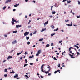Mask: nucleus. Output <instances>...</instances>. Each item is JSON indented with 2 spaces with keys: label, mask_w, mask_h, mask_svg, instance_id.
I'll return each instance as SVG.
<instances>
[{
  "label": "nucleus",
  "mask_w": 80,
  "mask_h": 80,
  "mask_svg": "<svg viewBox=\"0 0 80 80\" xmlns=\"http://www.w3.org/2000/svg\"><path fill=\"white\" fill-rule=\"evenodd\" d=\"M45 64H43L41 67V72H44V71H43V67H44V66H45Z\"/></svg>",
  "instance_id": "f257e3e1"
},
{
  "label": "nucleus",
  "mask_w": 80,
  "mask_h": 80,
  "mask_svg": "<svg viewBox=\"0 0 80 80\" xmlns=\"http://www.w3.org/2000/svg\"><path fill=\"white\" fill-rule=\"evenodd\" d=\"M12 21H13V22H16V23H19V21H17L16 20H15V19L13 18H12Z\"/></svg>",
  "instance_id": "f03ea898"
},
{
  "label": "nucleus",
  "mask_w": 80,
  "mask_h": 80,
  "mask_svg": "<svg viewBox=\"0 0 80 80\" xmlns=\"http://www.w3.org/2000/svg\"><path fill=\"white\" fill-rule=\"evenodd\" d=\"M29 34V32H26L25 33H24V36H27V35H28Z\"/></svg>",
  "instance_id": "7ed1b4c3"
},
{
  "label": "nucleus",
  "mask_w": 80,
  "mask_h": 80,
  "mask_svg": "<svg viewBox=\"0 0 80 80\" xmlns=\"http://www.w3.org/2000/svg\"><path fill=\"white\" fill-rule=\"evenodd\" d=\"M22 27V25H17L16 26V28H19V27Z\"/></svg>",
  "instance_id": "20e7f679"
},
{
  "label": "nucleus",
  "mask_w": 80,
  "mask_h": 80,
  "mask_svg": "<svg viewBox=\"0 0 80 80\" xmlns=\"http://www.w3.org/2000/svg\"><path fill=\"white\" fill-rule=\"evenodd\" d=\"M69 55L71 56V58H75V57H73V55H72L70 54H69Z\"/></svg>",
  "instance_id": "39448f33"
},
{
  "label": "nucleus",
  "mask_w": 80,
  "mask_h": 80,
  "mask_svg": "<svg viewBox=\"0 0 80 80\" xmlns=\"http://www.w3.org/2000/svg\"><path fill=\"white\" fill-rule=\"evenodd\" d=\"M17 43V42L15 40L13 41L12 43V44H15V43Z\"/></svg>",
  "instance_id": "423d86ee"
},
{
  "label": "nucleus",
  "mask_w": 80,
  "mask_h": 80,
  "mask_svg": "<svg viewBox=\"0 0 80 80\" xmlns=\"http://www.w3.org/2000/svg\"><path fill=\"white\" fill-rule=\"evenodd\" d=\"M11 2V0H7L5 2V3H8V2Z\"/></svg>",
  "instance_id": "0eeeda50"
},
{
  "label": "nucleus",
  "mask_w": 80,
  "mask_h": 80,
  "mask_svg": "<svg viewBox=\"0 0 80 80\" xmlns=\"http://www.w3.org/2000/svg\"><path fill=\"white\" fill-rule=\"evenodd\" d=\"M19 5V4H16V5H14V7H18V6Z\"/></svg>",
  "instance_id": "6e6552de"
},
{
  "label": "nucleus",
  "mask_w": 80,
  "mask_h": 80,
  "mask_svg": "<svg viewBox=\"0 0 80 80\" xmlns=\"http://www.w3.org/2000/svg\"><path fill=\"white\" fill-rule=\"evenodd\" d=\"M42 52L41 50H39L38 51V53L39 54H40V52Z\"/></svg>",
  "instance_id": "1a4fd4ad"
},
{
  "label": "nucleus",
  "mask_w": 80,
  "mask_h": 80,
  "mask_svg": "<svg viewBox=\"0 0 80 80\" xmlns=\"http://www.w3.org/2000/svg\"><path fill=\"white\" fill-rule=\"evenodd\" d=\"M73 24V23L72 22H71V24H67L68 26H72V25Z\"/></svg>",
  "instance_id": "9d476101"
},
{
  "label": "nucleus",
  "mask_w": 80,
  "mask_h": 80,
  "mask_svg": "<svg viewBox=\"0 0 80 80\" xmlns=\"http://www.w3.org/2000/svg\"><path fill=\"white\" fill-rule=\"evenodd\" d=\"M74 47H76V48H78H78H79V47H78V46L76 45H74Z\"/></svg>",
  "instance_id": "9b49d317"
},
{
  "label": "nucleus",
  "mask_w": 80,
  "mask_h": 80,
  "mask_svg": "<svg viewBox=\"0 0 80 80\" xmlns=\"http://www.w3.org/2000/svg\"><path fill=\"white\" fill-rule=\"evenodd\" d=\"M48 21H47L46 22H45L44 24L45 26V24H48Z\"/></svg>",
  "instance_id": "f8f14e48"
},
{
  "label": "nucleus",
  "mask_w": 80,
  "mask_h": 80,
  "mask_svg": "<svg viewBox=\"0 0 80 80\" xmlns=\"http://www.w3.org/2000/svg\"><path fill=\"white\" fill-rule=\"evenodd\" d=\"M43 39L42 38L40 39L39 40V42H42V41H43Z\"/></svg>",
  "instance_id": "ddd939ff"
},
{
  "label": "nucleus",
  "mask_w": 80,
  "mask_h": 80,
  "mask_svg": "<svg viewBox=\"0 0 80 80\" xmlns=\"http://www.w3.org/2000/svg\"><path fill=\"white\" fill-rule=\"evenodd\" d=\"M44 72V73H46V74H47V73H49L48 71L46 72L45 71H44V72Z\"/></svg>",
  "instance_id": "4468645a"
},
{
  "label": "nucleus",
  "mask_w": 80,
  "mask_h": 80,
  "mask_svg": "<svg viewBox=\"0 0 80 80\" xmlns=\"http://www.w3.org/2000/svg\"><path fill=\"white\" fill-rule=\"evenodd\" d=\"M72 48H73V47H71L69 48V52H70V51L71 50V49H72Z\"/></svg>",
  "instance_id": "2eb2a0df"
},
{
  "label": "nucleus",
  "mask_w": 80,
  "mask_h": 80,
  "mask_svg": "<svg viewBox=\"0 0 80 80\" xmlns=\"http://www.w3.org/2000/svg\"><path fill=\"white\" fill-rule=\"evenodd\" d=\"M12 32L13 33H17V31H13Z\"/></svg>",
  "instance_id": "dca6fc26"
},
{
  "label": "nucleus",
  "mask_w": 80,
  "mask_h": 80,
  "mask_svg": "<svg viewBox=\"0 0 80 80\" xmlns=\"http://www.w3.org/2000/svg\"><path fill=\"white\" fill-rule=\"evenodd\" d=\"M55 35V33L51 34V37H53V35Z\"/></svg>",
  "instance_id": "f3484780"
},
{
  "label": "nucleus",
  "mask_w": 80,
  "mask_h": 80,
  "mask_svg": "<svg viewBox=\"0 0 80 80\" xmlns=\"http://www.w3.org/2000/svg\"><path fill=\"white\" fill-rule=\"evenodd\" d=\"M12 58V56H9L8 57V58L9 59Z\"/></svg>",
  "instance_id": "a211bd4d"
},
{
  "label": "nucleus",
  "mask_w": 80,
  "mask_h": 80,
  "mask_svg": "<svg viewBox=\"0 0 80 80\" xmlns=\"http://www.w3.org/2000/svg\"><path fill=\"white\" fill-rule=\"evenodd\" d=\"M46 30V28H45L44 29H42L41 32H43V31H45V30Z\"/></svg>",
  "instance_id": "6ab92c4d"
},
{
  "label": "nucleus",
  "mask_w": 80,
  "mask_h": 80,
  "mask_svg": "<svg viewBox=\"0 0 80 80\" xmlns=\"http://www.w3.org/2000/svg\"><path fill=\"white\" fill-rule=\"evenodd\" d=\"M58 28H57L56 29H54V31H58Z\"/></svg>",
  "instance_id": "aec40b11"
},
{
  "label": "nucleus",
  "mask_w": 80,
  "mask_h": 80,
  "mask_svg": "<svg viewBox=\"0 0 80 80\" xmlns=\"http://www.w3.org/2000/svg\"><path fill=\"white\" fill-rule=\"evenodd\" d=\"M29 38H30L29 37H26V40H29Z\"/></svg>",
  "instance_id": "412c9836"
},
{
  "label": "nucleus",
  "mask_w": 80,
  "mask_h": 80,
  "mask_svg": "<svg viewBox=\"0 0 80 80\" xmlns=\"http://www.w3.org/2000/svg\"><path fill=\"white\" fill-rule=\"evenodd\" d=\"M10 72L11 73H15V71L12 70V72Z\"/></svg>",
  "instance_id": "4be33fe9"
},
{
  "label": "nucleus",
  "mask_w": 80,
  "mask_h": 80,
  "mask_svg": "<svg viewBox=\"0 0 80 80\" xmlns=\"http://www.w3.org/2000/svg\"><path fill=\"white\" fill-rule=\"evenodd\" d=\"M14 78H16L17 77H18V75H16L14 76Z\"/></svg>",
  "instance_id": "5701e85b"
},
{
  "label": "nucleus",
  "mask_w": 80,
  "mask_h": 80,
  "mask_svg": "<svg viewBox=\"0 0 80 80\" xmlns=\"http://www.w3.org/2000/svg\"><path fill=\"white\" fill-rule=\"evenodd\" d=\"M48 65V66L47 67V68H49L50 69V66L48 65Z\"/></svg>",
  "instance_id": "b1692460"
},
{
  "label": "nucleus",
  "mask_w": 80,
  "mask_h": 80,
  "mask_svg": "<svg viewBox=\"0 0 80 80\" xmlns=\"http://www.w3.org/2000/svg\"><path fill=\"white\" fill-rule=\"evenodd\" d=\"M11 23L12 24V25H14L15 24V23H14V22L12 21L11 22Z\"/></svg>",
  "instance_id": "393cba45"
},
{
  "label": "nucleus",
  "mask_w": 80,
  "mask_h": 80,
  "mask_svg": "<svg viewBox=\"0 0 80 80\" xmlns=\"http://www.w3.org/2000/svg\"><path fill=\"white\" fill-rule=\"evenodd\" d=\"M46 47H50V45L48 44L47 45H46Z\"/></svg>",
  "instance_id": "a878e982"
},
{
  "label": "nucleus",
  "mask_w": 80,
  "mask_h": 80,
  "mask_svg": "<svg viewBox=\"0 0 80 80\" xmlns=\"http://www.w3.org/2000/svg\"><path fill=\"white\" fill-rule=\"evenodd\" d=\"M53 59H54V60H57V59L55 57H54L53 58Z\"/></svg>",
  "instance_id": "bb28decb"
},
{
  "label": "nucleus",
  "mask_w": 80,
  "mask_h": 80,
  "mask_svg": "<svg viewBox=\"0 0 80 80\" xmlns=\"http://www.w3.org/2000/svg\"><path fill=\"white\" fill-rule=\"evenodd\" d=\"M51 10H52V8H53V6H52L51 7Z\"/></svg>",
  "instance_id": "cd10ccee"
},
{
  "label": "nucleus",
  "mask_w": 80,
  "mask_h": 80,
  "mask_svg": "<svg viewBox=\"0 0 80 80\" xmlns=\"http://www.w3.org/2000/svg\"><path fill=\"white\" fill-rule=\"evenodd\" d=\"M80 18V16H77V18Z\"/></svg>",
  "instance_id": "c85d7f7f"
},
{
  "label": "nucleus",
  "mask_w": 80,
  "mask_h": 80,
  "mask_svg": "<svg viewBox=\"0 0 80 80\" xmlns=\"http://www.w3.org/2000/svg\"><path fill=\"white\" fill-rule=\"evenodd\" d=\"M21 54V52H19L17 54V55H20Z\"/></svg>",
  "instance_id": "c756f323"
},
{
  "label": "nucleus",
  "mask_w": 80,
  "mask_h": 80,
  "mask_svg": "<svg viewBox=\"0 0 80 80\" xmlns=\"http://www.w3.org/2000/svg\"><path fill=\"white\" fill-rule=\"evenodd\" d=\"M27 65H28V64H25L24 65V67H26V66H27Z\"/></svg>",
  "instance_id": "7c9ffc66"
},
{
  "label": "nucleus",
  "mask_w": 80,
  "mask_h": 80,
  "mask_svg": "<svg viewBox=\"0 0 80 80\" xmlns=\"http://www.w3.org/2000/svg\"><path fill=\"white\" fill-rule=\"evenodd\" d=\"M25 77H27V78H28L30 77V76L28 77V76H27V75H25Z\"/></svg>",
  "instance_id": "2f4dec72"
},
{
  "label": "nucleus",
  "mask_w": 80,
  "mask_h": 80,
  "mask_svg": "<svg viewBox=\"0 0 80 80\" xmlns=\"http://www.w3.org/2000/svg\"><path fill=\"white\" fill-rule=\"evenodd\" d=\"M36 33H37V31H35L34 32L33 34H36Z\"/></svg>",
  "instance_id": "473e14b6"
},
{
  "label": "nucleus",
  "mask_w": 80,
  "mask_h": 80,
  "mask_svg": "<svg viewBox=\"0 0 80 80\" xmlns=\"http://www.w3.org/2000/svg\"><path fill=\"white\" fill-rule=\"evenodd\" d=\"M6 8V6H5L3 8V10H5Z\"/></svg>",
  "instance_id": "72a5a7b5"
},
{
  "label": "nucleus",
  "mask_w": 80,
  "mask_h": 80,
  "mask_svg": "<svg viewBox=\"0 0 80 80\" xmlns=\"http://www.w3.org/2000/svg\"><path fill=\"white\" fill-rule=\"evenodd\" d=\"M77 55H80V53H79V52H77Z\"/></svg>",
  "instance_id": "f704fd0d"
},
{
  "label": "nucleus",
  "mask_w": 80,
  "mask_h": 80,
  "mask_svg": "<svg viewBox=\"0 0 80 80\" xmlns=\"http://www.w3.org/2000/svg\"><path fill=\"white\" fill-rule=\"evenodd\" d=\"M57 72H59V73H60V70H58L57 71Z\"/></svg>",
  "instance_id": "c9c22d12"
},
{
  "label": "nucleus",
  "mask_w": 80,
  "mask_h": 80,
  "mask_svg": "<svg viewBox=\"0 0 80 80\" xmlns=\"http://www.w3.org/2000/svg\"><path fill=\"white\" fill-rule=\"evenodd\" d=\"M68 3H70V2H71V1H68Z\"/></svg>",
  "instance_id": "e433bc0d"
},
{
  "label": "nucleus",
  "mask_w": 80,
  "mask_h": 80,
  "mask_svg": "<svg viewBox=\"0 0 80 80\" xmlns=\"http://www.w3.org/2000/svg\"><path fill=\"white\" fill-rule=\"evenodd\" d=\"M4 72H7V69H5Z\"/></svg>",
  "instance_id": "4c0bfd02"
},
{
  "label": "nucleus",
  "mask_w": 80,
  "mask_h": 80,
  "mask_svg": "<svg viewBox=\"0 0 80 80\" xmlns=\"http://www.w3.org/2000/svg\"><path fill=\"white\" fill-rule=\"evenodd\" d=\"M56 12L55 11L52 12V14H55Z\"/></svg>",
  "instance_id": "58836bf2"
},
{
  "label": "nucleus",
  "mask_w": 80,
  "mask_h": 80,
  "mask_svg": "<svg viewBox=\"0 0 80 80\" xmlns=\"http://www.w3.org/2000/svg\"><path fill=\"white\" fill-rule=\"evenodd\" d=\"M30 65H33V63L31 62L30 63Z\"/></svg>",
  "instance_id": "ea45409f"
},
{
  "label": "nucleus",
  "mask_w": 80,
  "mask_h": 80,
  "mask_svg": "<svg viewBox=\"0 0 80 80\" xmlns=\"http://www.w3.org/2000/svg\"><path fill=\"white\" fill-rule=\"evenodd\" d=\"M58 67H60V64H58Z\"/></svg>",
  "instance_id": "a19ab883"
},
{
  "label": "nucleus",
  "mask_w": 80,
  "mask_h": 80,
  "mask_svg": "<svg viewBox=\"0 0 80 80\" xmlns=\"http://www.w3.org/2000/svg\"><path fill=\"white\" fill-rule=\"evenodd\" d=\"M78 5H80V2L79 1H78Z\"/></svg>",
  "instance_id": "79ce46f5"
},
{
  "label": "nucleus",
  "mask_w": 80,
  "mask_h": 80,
  "mask_svg": "<svg viewBox=\"0 0 80 80\" xmlns=\"http://www.w3.org/2000/svg\"><path fill=\"white\" fill-rule=\"evenodd\" d=\"M39 54L38 53V52L36 53V56H38V55H39Z\"/></svg>",
  "instance_id": "37998d69"
},
{
  "label": "nucleus",
  "mask_w": 80,
  "mask_h": 80,
  "mask_svg": "<svg viewBox=\"0 0 80 80\" xmlns=\"http://www.w3.org/2000/svg\"><path fill=\"white\" fill-rule=\"evenodd\" d=\"M27 54H28V53L27 52H25V55H27Z\"/></svg>",
  "instance_id": "c03bdc74"
},
{
  "label": "nucleus",
  "mask_w": 80,
  "mask_h": 80,
  "mask_svg": "<svg viewBox=\"0 0 80 80\" xmlns=\"http://www.w3.org/2000/svg\"><path fill=\"white\" fill-rule=\"evenodd\" d=\"M51 46H53V45H53V43H52L51 44Z\"/></svg>",
  "instance_id": "a18cd8bd"
},
{
  "label": "nucleus",
  "mask_w": 80,
  "mask_h": 80,
  "mask_svg": "<svg viewBox=\"0 0 80 80\" xmlns=\"http://www.w3.org/2000/svg\"><path fill=\"white\" fill-rule=\"evenodd\" d=\"M7 76H8L7 74H5L4 75V77H7Z\"/></svg>",
  "instance_id": "49530a36"
},
{
  "label": "nucleus",
  "mask_w": 80,
  "mask_h": 80,
  "mask_svg": "<svg viewBox=\"0 0 80 80\" xmlns=\"http://www.w3.org/2000/svg\"><path fill=\"white\" fill-rule=\"evenodd\" d=\"M29 58H32V56H29Z\"/></svg>",
  "instance_id": "de8ad7c7"
},
{
  "label": "nucleus",
  "mask_w": 80,
  "mask_h": 80,
  "mask_svg": "<svg viewBox=\"0 0 80 80\" xmlns=\"http://www.w3.org/2000/svg\"><path fill=\"white\" fill-rule=\"evenodd\" d=\"M30 42H28V45H30Z\"/></svg>",
  "instance_id": "09e8293b"
},
{
  "label": "nucleus",
  "mask_w": 80,
  "mask_h": 80,
  "mask_svg": "<svg viewBox=\"0 0 80 80\" xmlns=\"http://www.w3.org/2000/svg\"><path fill=\"white\" fill-rule=\"evenodd\" d=\"M57 71H55V72H54V73H55V74L57 73Z\"/></svg>",
  "instance_id": "8fccbe9b"
},
{
  "label": "nucleus",
  "mask_w": 80,
  "mask_h": 80,
  "mask_svg": "<svg viewBox=\"0 0 80 80\" xmlns=\"http://www.w3.org/2000/svg\"><path fill=\"white\" fill-rule=\"evenodd\" d=\"M62 42V41H59V43H61Z\"/></svg>",
  "instance_id": "3c124183"
},
{
  "label": "nucleus",
  "mask_w": 80,
  "mask_h": 80,
  "mask_svg": "<svg viewBox=\"0 0 80 80\" xmlns=\"http://www.w3.org/2000/svg\"><path fill=\"white\" fill-rule=\"evenodd\" d=\"M52 28H55V27H54V26H53V25L52 26Z\"/></svg>",
  "instance_id": "603ef678"
},
{
  "label": "nucleus",
  "mask_w": 80,
  "mask_h": 80,
  "mask_svg": "<svg viewBox=\"0 0 80 80\" xmlns=\"http://www.w3.org/2000/svg\"><path fill=\"white\" fill-rule=\"evenodd\" d=\"M25 63H27V60L25 59Z\"/></svg>",
  "instance_id": "864d4df0"
},
{
  "label": "nucleus",
  "mask_w": 80,
  "mask_h": 80,
  "mask_svg": "<svg viewBox=\"0 0 80 80\" xmlns=\"http://www.w3.org/2000/svg\"><path fill=\"white\" fill-rule=\"evenodd\" d=\"M49 17H50V18H52L53 16H49Z\"/></svg>",
  "instance_id": "5fc2aeb1"
},
{
  "label": "nucleus",
  "mask_w": 80,
  "mask_h": 80,
  "mask_svg": "<svg viewBox=\"0 0 80 80\" xmlns=\"http://www.w3.org/2000/svg\"><path fill=\"white\" fill-rule=\"evenodd\" d=\"M69 20H68L67 21V20H65L66 22H69Z\"/></svg>",
  "instance_id": "6e6d98bb"
},
{
  "label": "nucleus",
  "mask_w": 80,
  "mask_h": 80,
  "mask_svg": "<svg viewBox=\"0 0 80 80\" xmlns=\"http://www.w3.org/2000/svg\"><path fill=\"white\" fill-rule=\"evenodd\" d=\"M52 75V74H51V73H49L48 74V75L49 76H50V75Z\"/></svg>",
  "instance_id": "4d7b16f0"
},
{
  "label": "nucleus",
  "mask_w": 80,
  "mask_h": 80,
  "mask_svg": "<svg viewBox=\"0 0 80 80\" xmlns=\"http://www.w3.org/2000/svg\"><path fill=\"white\" fill-rule=\"evenodd\" d=\"M50 70H51V68H50L49 70L48 71V73H49V72H50Z\"/></svg>",
  "instance_id": "13d9d810"
},
{
  "label": "nucleus",
  "mask_w": 80,
  "mask_h": 80,
  "mask_svg": "<svg viewBox=\"0 0 80 80\" xmlns=\"http://www.w3.org/2000/svg\"><path fill=\"white\" fill-rule=\"evenodd\" d=\"M56 54L57 55H59V53H58V52H57Z\"/></svg>",
  "instance_id": "bf43d9fd"
},
{
  "label": "nucleus",
  "mask_w": 80,
  "mask_h": 80,
  "mask_svg": "<svg viewBox=\"0 0 80 80\" xmlns=\"http://www.w3.org/2000/svg\"><path fill=\"white\" fill-rule=\"evenodd\" d=\"M16 11V9H13V12H15Z\"/></svg>",
  "instance_id": "052dcab7"
},
{
  "label": "nucleus",
  "mask_w": 80,
  "mask_h": 80,
  "mask_svg": "<svg viewBox=\"0 0 80 80\" xmlns=\"http://www.w3.org/2000/svg\"><path fill=\"white\" fill-rule=\"evenodd\" d=\"M7 61V60H4L3 61V62H6Z\"/></svg>",
  "instance_id": "680f3d73"
},
{
  "label": "nucleus",
  "mask_w": 80,
  "mask_h": 80,
  "mask_svg": "<svg viewBox=\"0 0 80 80\" xmlns=\"http://www.w3.org/2000/svg\"><path fill=\"white\" fill-rule=\"evenodd\" d=\"M32 2L33 3H36V2H35V1H33Z\"/></svg>",
  "instance_id": "e2e57ef3"
},
{
  "label": "nucleus",
  "mask_w": 80,
  "mask_h": 80,
  "mask_svg": "<svg viewBox=\"0 0 80 80\" xmlns=\"http://www.w3.org/2000/svg\"><path fill=\"white\" fill-rule=\"evenodd\" d=\"M32 35H33V33H31L30 34V35L31 36H32Z\"/></svg>",
  "instance_id": "0e129e2a"
},
{
  "label": "nucleus",
  "mask_w": 80,
  "mask_h": 80,
  "mask_svg": "<svg viewBox=\"0 0 80 80\" xmlns=\"http://www.w3.org/2000/svg\"><path fill=\"white\" fill-rule=\"evenodd\" d=\"M8 69H9V70H11V69H12V68H10V67H9L8 68Z\"/></svg>",
  "instance_id": "69168bd1"
},
{
  "label": "nucleus",
  "mask_w": 80,
  "mask_h": 80,
  "mask_svg": "<svg viewBox=\"0 0 80 80\" xmlns=\"http://www.w3.org/2000/svg\"><path fill=\"white\" fill-rule=\"evenodd\" d=\"M32 47H33V48H35V45L33 46Z\"/></svg>",
  "instance_id": "338daca9"
},
{
  "label": "nucleus",
  "mask_w": 80,
  "mask_h": 80,
  "mask_svg": "<svg viewBox=\"0 0 80 80\" xmlns=\"http://www.w3.org/2000/svg\"><path fill=\"white\" fill-rule=\"evenodd\" d=\"M4 36L5 37H7V35H4Z\"/></svg>",
  "instance_id": "774afa93"
}]
</instances>
